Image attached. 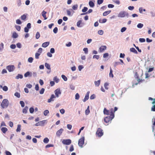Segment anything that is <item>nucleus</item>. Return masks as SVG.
Here are the masks:
<instances>
[{"label":"nucleus","mask_w":155,"mask_h":155,"mask_svg":"<svg viewBox=\"0 0 155 155\" xmlns=\"http://www.w3.org/2000/svg\"><path fill=\"white\" fill-rule=\"evenodd\" d=\"M9 105V102L7 99H4L2 101L1 104V106L2 108H6Z\"/></svg>","instance_id":"nucleus-1"},{"label":"nucleus","mask_w":155,"mask_h":155,"mask_svg":"<svg viewBox=\"0 0 155 155\" xmlns=\"http://www.w3.org/2000/svg\"><path fill=\"white\" fill-rule=\"evenodd\" d=\"M96 134L98 137H101L103 134L102 130L100 128H98L96 132Z\"/></svg>","instance_id":"nucleus-2"},{"label":"nucleus","mask_w":155,"mask_h":155,"mask_svg":"<svg viewBox=\"0 0 155 155\" xmlns=\"http://www.w3.org/2000/svg\"><path fill=\"white\" fill-rule=\"evenodd\" d=\"M84 137H81L79 139L78 142V144L79 146L82 147L84 143Z\"/></svg>","instance_id":"nucleus-3"},{"label":"nucleus","mask_w":155,"mask_h":155,"mask_svg":"<svg viewBox=\"0 0 155 155\" xmlns=\"http://www.w3.org/2000/svg\"><path fill=\"white\" fill-rule=\"evenodd\" d=\"M71 143V140L70 139L63 140L62 141V143L65 145H69Z\"/></svg>","instance_id":"nucleus-4"},{"label":"nucleus","mask_w":155,"mask_h":155,"mask_svg":"<svg viewBox=\"0 0 155 155\" xmlns=\"http://www.w3.org/2000/svg\"><path fill=\"white\" fill-rule=\"evenodd\" d=\"M135 77L138 83L142 82L144 81V79H140L139 78V75L137 72H136L135 74Z\"/></svg>","instance_id":"nucleus-5"},{"label":"nucleus","mask_w":155,"mask_h":155,"mask_svg":"<svg viewBox=\"0 0 155 155\" xmlns=\"http://www.w3.org/2000/svg\"><path fill=\"white\" fill-rule=\"evenodd\" d=\"M15 68L14 66L12 65L8 66L6 67L7 69L9 72L13 71L14 70Z\"/></svg>","instance_id":"nucleus-6"},{"label":"nucleus","mask_w":155,"mask_h":155,"mask_svg":"<svg viewBox=\"0 0 155 155\" xmlns=\"http://www.w3.org/2000/svg\"><path fill=\"white\" fill-rule=\"evenodd\" d=\"M113 118H112V117L110 116L109 117H107L104 118V121L106 123H109L110 121Z\"/></svg>","instance_id":"nucleus-7"},{"label":"nucleus","mask_w":155,"mask_h":155,"mask_svg":"<svg viewBox=\"0 0 155 155\" xmlns=\"http://www.w3.org/2000/svg\"><path fill=\"white\" fill-rule=\"evenodd\" d=\"M54 93L56 95V97H58L59 95L61 94V93L60 89H56L54 91Z\"/></svg>","instance_id":"nucleus-8"},{"label":"nucleus","mask_w":155,"mask_h":155,"mask_svg":"<svg viewBox=\"0 0 155 155\" xmlns=\"http://www.w3.org/2000/svg\"><path fill=\"white\" fill-rule=\"evenodd\" d=\"M106 48L107 47L106 46L102 45L99 48V51L100 52H102L106 50Z\"/></svg>","instance_id":"nucleus-9"},{"label":"nucleus","mask_w":155,"mask_h":155,"mask_svg":"<svg viewBox=\"0 0 155 155\" xmlns=\"http://www.w3.org/2000/svg\"><path fill=\"white\" fill-rule=\"evenodd\" d=\"M64 130L62 128H61L58 130L56 132V135L57 137H59L62 134Z\"/></svg>","instance_id":"nucleus-10"},{"label":"nucleus","mask_w":155,"mask_h":155,"mask_svg":"<svg viewBox=\"0 0 155 155\" xmlns=\"http://www.w3.org/2000/svg\"><path fill=\"white\" fill-rule=\"evenodd\" d=\"M90 93V91H88L87 93L86 94L85 97L84 98V99L83 100V101L84 102H85L86 101H87L89 98V94Z\"/></svg>","instance_id":"nucleus-11"},{"label":"nucleus","mask_w":155,"mask_h":155,"mask_svg":"<svg viewBox=\"0 0 155 155\" xmlns=\"http://www.w3.org/2000/svg\"><path fill=\"white\" fill-rule=\"evenodd\" d=\"M125 12L124 11L121 12L118 14V17L123 18L125 16Z\"/></svg>","instance_id":"nucleus-12"},{"label":"nucleus","mask_w":155,"mask_h":155,"mask_svg":"<svg viewBox=\"0 0 155 155\" xmlns=\"http://www.w3.org/2000/svg\"><path fill=\"white\" fill-rule=\"evenodd\" d=\"M55 97V96L53 94H52L51 95L50 98L48 100V103L51 102L52 101H53V98Z\"/></svg>","instance_id":"nucleus-13"},{"label":"nucleus","mask_w":155,"mask_h":155,"mask_svg":"<svg viewBox=\"0 0 155 155\" xmlns=\"http://www.w3.org/2000/svg\"><path fill=\"white\" fill-rule=\"evenodd\" d=\"M103 112L104 114L108 115L110 114V112L106 108H105L104 109Z\"/></svg>","instance_id":"nucleus-14"},{"label":"nucleus","mask_w":155,"mask_h":155,"mask_svg":"<svg viewBox=\"0 0 155 155\" xmlns=\"http://www.w3.org/2000/svg\"><path fill=\"white\" fill-rule=\"evenodd\" d=\"M110 116L111 117H112V118H113L114 117V111H113V108H111L110 109Z\"/></svg>","instance_id":"nucleus-15"},{"label":"nucleus","mask_w":155,"mask_h":155,"mask_svg":"<svg viewBox=\"0 0 155 155\" xmlns=\"http://www.w3.org/2000/svg\"><path fill=\"white\" fill-rule=\"evenodd\" d=\"M49 42L48 41L44 42L42 44V46L43 47L46 48L49 45Z\"/></svg>","instance_id":"nucleus-16"},{"label":"nucleus","mask_w":155,"mask_h":155,"mask_svg":"<svg viewBox=\"0 0 155 155\" xmlns=\"http://www.w3.org/2000/svg\"><path fill=\"white\" fill-rule=\"evenodd\" d=\"M130 51L135 54H137L138 52L134 48H130Z\"/></svg>","instance_id":"nucleus-17"},{"label":"nucleus","mask_w":155,"mask_h":155,"mask_svg":"<svg viewBox=\"0 0 155 155\" xmlns=\"http://www.w3.org/2000/svg\"><path fill=\"white\" fill-rule=\"evenodd\" d=\"M107 21V19H105V18H104L102 19H100L99 20V22L100 23H104L106 22Z\"/></svg>","instance_id":"nucleus-18"},{"label":"nucleus","mask_w":155,"mask_h":155,"mask_svg":"<svg viewBox=\"0 0 155 155\" xmlns=\"http://www.w3.org/2000/svg\"><path fill=\"white\" fill-rule=\"evenodd\" d=\"M12 37L13 38H15L18 37V35L15 32H14L12 34Z\"/></svg>","instance_id":"nucleus-19"},{"label":"nucleus","mask_w":155,"mask_h":155,"mask_svg":"<svg viewBox=\"0 0 155 155\" xmlns=\"http://www.w3.org/2000/svg\"><path fill=\"white\" fill-rule=\"evenodd\" d=\"M101 82V80H98L97 81H95L94 82V84L95 86H98L100 84Z\"/></svg>","instance_id":"nucleus-20"},{"label":"nucleus","mask_w":155,"mask_h":155,"mask_svg":"<svg viewBox=\"0 0 155 155\" xmlns=\"http://www.w3.org/2000/svg\"><path fill=\"white\" fill-rule=\"evenodd\" d=\"M1 130L4 133H5L8 130V129L6 127H3L1 128Z\"/></svg>","instance_id":"nucleus-21"},{"label":"nucleus","mask_w":155,"mask_h":155,"mask_svg":"<svg viewBox=\"0 0 155 155\" xmlns=\"http://www.w3.org/2000/svg\"><path fill=\"white\" fill-rule=\"evenodd\" d=\"M28 109V107L27 106H25V107L23 109L22 112L23 113L26 114L27 113V110Z\"/></svg>","instance_id":"nucleus-22"},{"label":"nucleus","mask_w":155,"mask_h":155,"mask_svg":"<svg viewBox=\"0 0 155 155\" xmlns=\"http://www.w3.org/2000/svg\"><path fill=\"white\" fill-rule=\"evenodd\" d=\"M109 75L110 77L113 78L114 77V75L113 74V71L111 68H110V72Z\"/></svg>","instance_id":"nucleus-23"},{"label":"nucleus","mask_w":155,"mask_h":155,"mask_svg":"<svg viewBox=\"0 0 155 155\" xmlns=\"http://www.w3.org/2000/svg\"><path fill=\"white\" fill-rule=\"evenodd\" d=\"M111 12V11H108L104 12L103 13L104 16H106L109 14Z\"/></svg>","instance_id":"nucleus-24"},{"label":"nucleus","mask_w":155,"mask_h":155,"mask_svg":"<svg viewBox=\"0 0 155 155\" xmlns=\"http://www.w3.org/2000/svg\"><path fill=\"white\" fill-rule=\"evenodd\" d=\"M45 66L48 69H51L50 65L48 63H45Z\"/></svg>","instance_id":"nucleus-25"},{"label":"nucleus","mask_w":155,"mask_h":155,"mask_svg":"<svg viewBox=\"0 0 155 155\" xmlns=\"http://www.w3.org/2000/svg\"><path fill=\"white\" fill-rule=\"evenodd\" d=\"M23 76L21 74H18L16 77V79H18L19 78L21 79L23 78Z\"/></svg>","instance_id":"nucleus-26"},{"label":"nucleus","mask_w":155,"mask_h":155,"mask_svg":"<svg viewBox=\"0 0 155 155\" xmlns=\"http://www.w3.org/2000/svg\"><path fill=\"white\" fill-rule=\"evenodd\" d=\"M89 4L91 7H93L94 6V4L92 1H90L89 2Z\"/></svg>","instance_id":"nucleus-27"},{"label":"nucleus","mask_w":155,"mask_h":155,"mask_svg":"<svg viewBox=\"0 0 155 155\" xmlns=\"http://www.w3.org/2000/svg\"><path fill=\"white\" fill-rule=\"evenodd\" d=\"M46 120H43L42 121H39L40 123V126H43L44 125V124L45 123Z\"/></svg>","instance_id":"nucleus-28"},{"label":"nucleus","mask_w":155,"mask_h":155,"mask_svg":"<svg viewBox=\"0 0 155 155\" xmlns=\"http://www.w3.org/2000/svg\"><path fill=\"white\" fill-rule=\"evenodd\" d=\"M21 126L20 124H18V125L17 128L16 129L17 132H20L21 130Z\"/></svg>","instance_id":"nucleus-29"},{"label":"nucleus","mask_w":155,"mask_h":155,"mask_svg":"<svg viewBox=\"0 0 155 155\" xmlns=\"http://www.w3.org/2000/svg\"><path fill=\"white\" fill-rule=\"evenodd\" d=\"M49 141V139L47 137H45L44 138L43 140L44 143H47Z\"/></svg>","instance_id":"nucleus-30"},{"label":"nucleus","mask_w":155,"mask_h":155,"mask_svg":"<svg viewBox=\"0 0 155 155\" xmlns=\"http://www.w3.org/2000/svg\"><path fill=\"white\" fill-rule=\"evenodd\" d=\"M14 95L18 98H19L20 97V95L19 93L16 92L15 93Z\"/></svg>","instance_id":"nucleus-31"},{"label":"nucleus","mask_w":155,"mask_h":155,"mask_svg":"<svg viewBox=\"0 0 155 155\" xmlns=\"http://www.w3.org/2000/svg\"><path fill=\"white\" fill-rule=\"evenodd\" d=\"M40 37V34L38 32H37L35 38L37 39H38Z\"/></svg>","instance_id":"nucleus-32"},{"label":"nucleus","mask_w":155,"mask_h":155,"mask_svg":"<svg viewBox=\"0 0 155 155\" xmlns=\"http://www.w3.org/2000/svg\"><path fill=\"white\" fill-rule=\"evenodd\" d=\"M143 26V24L141 23H139L137 25V27L139 28H141Z\"/></svg>","instance_id":"nucleus-33"},{"label":"nucleus","mask_w":155,"mask_h":155,"mask_svg":"<svg viewBox=\"0 0 155 155\" xmlns=\"http://www.w3.org/2000/svg\"><path fill=\"white\" fill-rule=\"evenodd\" d=\"M90 113L89 109V106H88L87 110H85V114L86 115H88Z\"/></svg>","instance_id":"nucleus-34"},{"label":"nucleus","mask_w":155,"mask_h":155,"mask_svg":"<svg viewBox=\"0 0 155 155\" xmlns=\"http://www.w3.org/2000/svg\"><path fill=\"white\" fill-rule=\"evenodd\" d=\"M40 53H36L35 54V58L36 59H38L39 58V56H40Z\"/></svg>","instance_id":"nucleus-35"},{"label":"nucleus","mask_w":155,"mask_h":155,"mask_svg":"<svg viewBox=\"0 0 155 155\" xmlns=\"http://www.w3.org/2000/svg\"><path fill=\"white\" fill-rule=\"evenodd\" d=\"M61 77L64 81H66L67 80V78L65 75H61Z\"/></svg>","instance_id":"nucleus-36"},{"label":"nucleus","mask_w":155,"mask_h":155,"mask_svg":"<svg viewBox=\"0 0 155 155\" xmlns=\"http://www.w3.org/2000/svg\"><path fill=\"white\" fill-rule=\"evenodd\" d=\"M78 8V5H74L72 7V9L74 10L77 9Z\"/></svg>","instance_id":"nucleus-37"},{"label":"nucleus","mask_w":155,"mask_h":155,"mask_svg":"<svg viewBox=\"0 0 155 155\" xmlns=\"http://www.w3.org/2000/svg\"><path fill=\"white\" fill-rule=\"evenodd\" d=\"M20 103L22 107H24L25 106V103L23 101H20Z\"/></svg>","instance_id":"nucleus-38"},{"label":"nucleus","mask_w":155,"mask_h":155,"mask_svg":"<svg viewBox=\"0 0 155 155\" xmlns=\"http://www.w3.org/2000/svg\"><path fill=\"white\" fill-rule=\"evenodd\" d=\"M139 41L140 42H144L145 41V39L144 38H140L139 39Z\"/></svg>","instance_id":"nucleus-39"},{"label":"nucleus","mask_w":155,"mask_h":155,"mask_svg":"<svg viewBox=\"0 0 155 155\" xmlns=\"http://www.w3.org/2000/svg\"><path fill=\"white\" fill-rule=\"evenodd\" d=\"M30 74V73L29 71L27 72L25 74L24 76L25 77H27L29 76Z\"/></svg>","instance_id":"nucleus-40"},{"label":"nucleus","mask_w":155,"mask_h":155,"mask_svg":"<svg viewBox=\"0 0 155 155\" xmlns=\"http://www.w3.org/2000/svg\"><path fill=\"white\" fill-rule=\"evenodd\" d=\"M80 96L79 94L77 93L75 94V99L76 100H78Z\"/></svg>","instance_id":"nucleus-41"},{"label":"nucleus","mask_w":155,"mask_h":155,"mask_svg":"<svg viewBox=\"0 0 155 155\" xmlns=\"http://www.w3.org/2000/svg\"><path fill=\"white\" fill-rule=\"evenodd\" d=\"M26 15L24 14L22 15L21 16V19L22 20H25L26 19Z\"/></svg>","instance_id":"nucleus-42"},{"label":"nucleus","mask_w":155,"mask_h":155,"mask_svg":"<svg viewBox=\"0 0 155 155\" xmlns=\"http://www.w3.org/2000/svg\"><path fill=\"white\" fill-rule=\"evenodd\" d=\"M81 23V20H79L77 23V25L78 27H80V25Z\"/></svg>","instance_id":"nucleus-43"},{"label":"nucleus","mask_w":155,"mask_h":155,"mask_svg":"<svg viewBox=\"0 0 155 155\" xmlns=\"http://www.w3.org/2000/svg\"><path fill=\"white\" fill-rule=\"evenodd\" d=\"M15 27L18 31H20L21 30V27L19 25H16Z\"/></svg>","instance_id":"nucleus-44"},{"label":"nucleus","mask_w":155,"mask_h":155,"mask_svg":"<svg viewBox=\"0 0 155 155\" xmlns=\"http://www.w3.org/2000/svg\"><path fill=\"white\" fill-rule=\"evenodd\" d=\"M45 89L44 88H42L40 91L39 93L41 94H42L44 93V92L45 91Z\"/></svg>","instance_id":"nucleus-45"},{"label":"nucleus","mask_w":155,"mask_h":155,"mask_svg":"<svg viewBox=\"0 0 155 155\" xmlns=\"http://www.w3.org/2000/svg\"><path fill=\"white\" fill-rule=\"evenodd\" d=\"M108 85H109V84L107 83H105L104 84V87H105V88L107 90L108 89V87H107L108 86Z\"/></svg>","instance_id":"nucleus-46"},{"label":"nucleus","mask_w":155,"mask_h":155,"mask_svg":"<svg viewBox=\"0 0 155 155\" xmlns=\"http://www.w3.org/2000/svg\"><path fill=\"white\" fill-rule=\"evenodd\" d=\"M88 8L86 7H84L82 9V12H86Z\"/></svg>","instance_id":"nucleus-47"},{"label":"nucleus","mask_w":155,"mask_h":155,"mask_svg":"<svg viewBox=\"0 0 155 155\" xmlns=\"http://www.w3.org/2000/svg\"><path fill=\"white\" fill-rule=\"evenodd\" d=\"M49 112V111L48 110H46L44 111V114L45 116H46Z\"/></svg>","instance_id":"nucleus-48"},{"label":"nucleus","mask_w":155,"mask_h":155,"mask_svg":"<svg viewBox=\"0 0 155 155\" xmlns=\"http://www.w3.org/2000/svg\"><path fill=\"white\" fill-rule=\"evenodd\" d=\"M33 60V59L32 57H30L28 58V61L29 62L31 63L32 62Z\"/></svg>","instance_id":"nucleus-49"},{"label":"nucleus","mask_w":155,"mask_h":155,"mask_svg":"<svg viewBox=\"0 0 155 155\" xmlns=\"http://www.w3.org/2000/svg\"><path fill=\"white\" fill-rule=\"evenodd\" d=\"M98 33L99 34L102 35L103 34V31L102 30H99L98 31Z\"/></svg>","instance_id":"nucleus-50"},{"label":"nucleus","mask_w":155,"mask_h":155,"mask_svg":"<svg viewBox=\"0 0 155 155\" xmlns=\"http://www.w3.org/2000/svg\"><path fill=\"white\" fill-rule=\"evenodd\" d=\"M100 58L99 56L98 55H94L93 56V58H96L97 59H98Z\"/></svg>","instance_id":"nucleus-51"},{"label":"nucleus","mask_w":155,"mask_h":155,"mask_svg":"<svg viewBox=\"0 0 155 155\" xmlns=\"http://www.w3.org/2000/svg\"><path fill=\"white\" fill-rule=\"evenodd\" d=\"M3 90L5 91H7L8 90V88L6 86H4L2 88Z\"/></svg>","instance_id":"nucleus-52"},{"label":"nucleus","mask_w":155,"mask_h":155,"mask_svg":"<svg viewBox=\"0 0 155 155\" xmlns=\"http://www.w3.org/2000/svg\"><path fill=\"white\" fill-rule=\"evenodd\" d=\"M10 47L11 48L14 49L16 48V45L14 44H12L10 45Z\"/></svg>","instance_id":"nucleus-53"},{"label":"nucleus","mask_w":155,"mask_h":155,"mask_svg":"<svg viewBox=\"0 0 155 155\" xmlns=\"http://www.w3.org/2000/svg\"><path fill=\"white\" fill-rule=\"evenodd\" d=\"M58 31V28L57 27H55L53 30L55 34Z\"/></svg>","instance_id":"nucleus-54"},{"label":"nucleus","mask_w":155,"mask_h":155,"mask_svg":"<svg viewBox=\"0 0 155 155\" xmlns=\"http://www.w3.org/2000/svg\"><path fill=\"white\" fill-rule=\"evenodd\" d=\"M34 110V109L33 107H31L29 109V111L31 113H33Z\"/></svg>","instance_id":"nucleus-55"},{"label":"nucleus","mask_w":155,"mask_h":155,"mask_svg":"<svg viewBox=\"0 0 155 155\" xmlns=\"http://www.w3.org/2000/svg\"><path fill=\"white\" fill-rule=\"evenodd\" d=\"M103 0H97V3L98 4L100 5L103 3Z\"/></svg>","instance_id":"nucleus-56"},{"label":"nucleus","mask_w":155,"mask_h":155,"mask_svg":"<svg viewBox=\"0 0 155 155\" xmlns=\"http://www.w3.org/2000/svg\"><path fill=\"white\" fill-rule=\"evenodd\" d=\"M83 51H84V53L87 54L88 53V48H84L83 49Z\"/></svg>","instance_id":"nucleus-57"},{"label":"nucleus","mask_w":155,"mask_h":155,"mask_svg":"<svg viewBox=\"0 0 155 155\" xmlns=\"http://www.w3.org/2000/svg\"><path fill=\"white\" fill-rule=\"evenodd\" d=\"M74 150V147L73 145H71L69 149V151L71 152H72Z\"/></svg>","instance_id":"nucleus-58"},{"label":"nucleus","mask_w":155,"mask_h":155,"mask_svg":"<svg viewBox=\"0 0 155 155\" xmlns=\"http://www.w3.org/2000/svg\"><path fill=\"white\" fill-rule=\"evenodd\" d=\"M16 23L18 24H21V22L20 19H18L16 20Z\"/></svg>","instance_id":"nucleus-59"},{"label":"nucleus","mask_w":155,"mask_h":155,"mask_svg":"<svg viewBox=\"0 0 155 155\" xmlns=\"http://www.w3.org/2000/svg\"><path fill=\"white\" fill-rule=\"evenodd\" d=\"M17 46L19 48H21V44L20 43H18L16 44Z\"/></svg>","instance_id":"nucleus-60"},{"label":"nucleus","mask_w":155,"mask_h":155,"mask_svg":"<svg viewBox=\"0 0 155 155\" xmlns=\"http://www.w3.org/2000/svg\"><path fill=\"white\" fill-rule=\"evenodd\" d=\"M126 27H123L121 29V32H123L125 31L126 30Z\"/></svg>","instance_id":"nucleus-61"},{"label":"nucleus","mask_w":155,"mask_h":155,"mask_svg":"<svg viewBox=\"0 0 155 155\" xmlns=\"http://www.w3.org/2000/svg\"><path fill=\"white\" fill-rule=\"evenodd\" d=\"M42 49L41 48H40L38 49V53H40V54H41V53L42 52Z\"/></svg>","instance_id":"nucleus-62"},{"label":"nucleus","mask_w":155,"mask_h":155,"mask_svg":"<svg viewBox=\"0 0 155 155\" xmlns=\"http://www.w3.org/2000/svg\"><path fill=\"white\" fill-rule=\"evenodd\" d=\"M151 110L153 111H155V105H153L151 107Z\"/></svg>","instance_id":"nucleus-63"},{"label":"nucleus","mask_w":155,"mask_h":155,"mask_svg":"<svg viewBox=\"0 0 155 155\" xmlns=\"http://www.w3.org/2000/svg\"><path fill=\"white\" fill-rule=\"evenodd\" d=\"M5 153L6 155H12L11 153L8 151H6Z\"/></svg>","instance_id":"nucleus-64"}]
</instances>
